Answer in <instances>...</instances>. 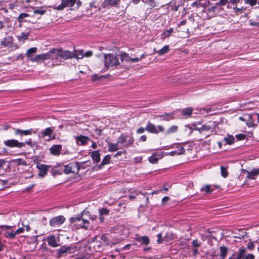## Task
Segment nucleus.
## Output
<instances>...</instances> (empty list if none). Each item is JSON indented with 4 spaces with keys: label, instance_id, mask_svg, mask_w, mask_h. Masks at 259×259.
Instances as JSON below:
<instances>
[{
    "label": "nucleus",
    "instance_id": "49530a36",
    "mask_svg": "<svg viewBox=\"0 0 259 259\" xmlns=\"http://www.w3.org/2000/svg\"><path fill=\"white\" fill-rule=\"evenodd\" d=\"M126 140V138L123 135H121L118 139L117 143L118 144H123L124 143Z\"/></svg>",
    "mask_w": 259,
    "mask_h": 259
},
{
    "label": "nucleus",
    "instance_id": "338daca9",
    "mask_svg": "<svg viewBox=\"0 0 259 259\" xmlns=\"http://www.w3.org/2000/svg\"><path fill=\"white\" fill-rule=\"evenodd\" d=\"M254 244L253 242H249L248 243V245H247V248L250 249V250H252L254 248Z\"/></svg>",
    "mask_w": 259,
    "mask_h": 259
},
{
    "label": "nucleus",
    "instance_id": "5fc2aeb1",
    "mask_svg": "<svg viewBox=\"0 0 259 259\" xmlns=\"http://www.w3.org/2000/svg\"><path fill=\"white\" fill-rule=\"evenodd\" d=\"M157 242L158 243H162L163 241V239L162 238V234L161 233H159L157 235Z\"/></svg>",
    "mask_w": 259,
    "mask_h": 259
},
{
    "label": "nucleus",
    "instance_id": "37998d69",
    "mask_svg": "<svg viewBox=\"0 0 259 259\" xmlns=\"http://www.w3.org/2000/svg\"><path fill=\"white\" fill-rule=\"evenodd\" d=\"M25 228L24 227H21L17 230L14 229L15 238H17V236L21 233H23L24 231Z\"/></svg>",
    "mask_w": 259,
    "mask_h": 259
},
{
    "label": "nucleus",
    "instance_id": "bb28decb",
    "mask_svg": "<svg viewBox=\"0 0 259 259\" xmlns=\"http://www.w3.org/2000/svg\"><path fill=\"white\" fill-rule=\"evenodd\" d=\"M220 250L221 252L220 256L222 259H224L227 255L228 248L226 246H221Z\"/></svg>",
    "mask_w": 259,
    "mask_h": 259
},
{
    "label": "nucleus",
    "instance_id": "f8f14e48",
    "mask_svg": "<svg viewBox=\"0 0 259 259\" xmlns=\"http://www.w3.org/2000/svg\"><path fill=\"white\" fill-rule=\"evenodd\" d=\"M163 152L155 153L149 157V161L152 164H155L157 163L159 159H161L163 157Z\"/></svg>",
    "mask_w": 259,
    "mask_h": 259
},
{
    "label": "nucleus",
    "instance_id": "1a4fd4ad",
    "mask_svg": "<svg viewBox=\"0 0 259 259\" xmlns=\"http://www.w3.org/2000/svg\"><path fill=\"white\" fill-rule=\"evenodd\" d=\"M36 167L39 170L38 176L40 177H44L47 175L49 168H51L52 166L38 163L36 165Z\"/></svg>",
    "mask_w": 259,
    "mask_h": 259
},
{
    "label": "nucleus",
    "instance_id": "bf43d9fd",
    "mask_svg": "<svg viewBox=\"0 0 259 259\" xmlns=\"http://www.w3.org/2000/svg\"><path fill=\"white\" fill-rule=\"evenodd\" d=\"M6 40H7V38H6V37H5L4 38V39L2 41H1V45H2L3 47H5L8 46L9 43L7 42Z\"/></svg>",
    "mask_w": 259,
    "mask_h": 259
},
{
    "label": "nucleus",
    "instance_id": "09e8293b",
    "mask_svg": "<svg viewBox=\"0 0 259 259\" xmlns=\"http://www.w3.org/2000/svg\"><path fill=\"white\" fill-rule=\"evenodd\" d=\"M29 15L27 13H21L18 17V20L19 22H21L24 18L27 17Z\"/></svg>",
    "mask_w": 259,
    "mask_h": 259
},
{
    "label": "nucleus",
    "instance_id": "423d86ee",
    "mask_svg": "<svg viewBox=\"0 0 259 259\" xmlns=\"http://www.w3.org/2000/svg\"><path fill=\"white\" fill-rule=\"evenodd\" d=\"M80 164L78 162L70 163L69 164L64 166V173L69 174L71 173L76 174L78 172V168L80 166Z\"/></svg>",
    "mask_w": 259,
    "mask_h": 259
},
{
    "label": "nucleus",
    "instance_id": "de8ad7c7",
    "mask_svg": "<svg viewBox=\"0 0 259 259\" xmlns=\"http://www.w3.org/2000/svg\"><path fill=\"white\" fill-rule=\"evenodd\" d=\"M221 170L222 176L224 178H226L228 176V171L226 168L225 167L222 166L221 167Z\"/></svg>",
    "mask_w": 259,
    "mask_h": 259
},
{
    "label": "nucleus",
    "instance_id": "f03ea898",
    "mask_svg": "<svg viewBox=\"0 0 259 259\" xmlns=\"http://www.w3.org/2000/svg\"><path fill=\"white\" fill-rule=\"evenodd\" d=\"M77 251L76 247L73 245H62L56 250V255L58 258L66 256L68 254H74Z\"/></svg>",
    "mask_w": 259,
    "mask_h": 259
},
{
    "label": "nucleus",
    "instance_id": "2eb2a0df",
    "mask_svg": "<svg viewBox=\"0 0 259 259\" xmlns=\"http://www.w3.org/2000/svg\"><path fill=\"white\" fill-rule=\"evenodd\" d=\"M51 172L53 176L61 175L64 172V165L61 164H57L52 167Z\"/></svg>",
    "mask_w": 259,
    "mask_h": 259
},
{
    "label": "nucleus",
    "instance_id": "f704fd0d",
    "mask_svg": "<svg viewBox=\"0 0 259 259\" xmlns=\"http://www.w3.org/2000/svg\"><path fill=\"white\" fill-rule=\"evenodd\" d=\"M108 148L109 151L114 152L118 150V143H109L108 144Z\"/></svg>",
    "mask_w": 259,
    "mask_h": 259
},
{
    "label": "nucleus",
    "instance_id": "864d4df0",
    "mask_svg": "<svg viewBox=\"0 0 259 259\" xmlns=\"http://www.w3.org/2000/svg\"><path fill=\"white\" fill-rule=\"evenodd\" d=\"M229 0H219V2L216 3L217 6H225Z\"/></svg>",
    "mask_w": 259,
    "mask_h": 259
},
{
    "label": "nucleus",
    "instance_id": "a211bd4d",
    "mask_svg": "<svg viewBox=\"0 0 259 259\" xmlns=\"http://www.w3.org/2000/svg\"><path fill=\"white\" fill-rule=\"evenodd\" d=\"M120 0H105L102 4V6L104 8L108 7H113L118 4Z\"/></svg>",
    "mask_w": 259,
    "mask_h": 259
},
{
    "label": "nucleus",
    "instance_id": "79ce46f5",
    "mask_svg": "<svg viewBox=\"0 0 259 259\" xmlns=\"http://www.w3.org/2000/svg\"><path fill=\"white\" fill-rule=\"evenodd\" d=\"M212 190H213L211 189L210 186L209 185H206L204 187L201 188V191H204L206 193H209L211 191H212Z\"/></svg>",
    "mask_w": 259,
    "mask_h": 259
},
{
    "label": "nucleus",
    "instance_id": "3c124183",
    "mask_svg": "<svg viewBox=\"0 0 259 259\" xmlns=\"http://www.w3.org/2000/svg\"><path fill=\"white\" fill-rule=\"evenodd\" d=\"M29 35V33L22 32V33H21L20 36H19V39L26 40L28 39V37Z\"/></svg>",
    "mask_w": 259,
    "mask_h": 259
},
{
    "label": "nucleus",
    "instance_id": "4d7b16f0",
    "mask_svg": "<svg viewBox=\"0 0 259 259\" xmlns=\"http://www.w3.org/2000/svg\"><path fill=\"white\" fill-rule=\"evenodd\" d=\"M246 3L253 6L256 4L257 1L256 0H246Z\"/></svg>",
    "mask_w": 259,
    "mask_h": 259
},
{
    "label": "nucleus",
    "instance_id": "473e14b6",
    "mask_svg": "<svg viewBox=\"0 0 259 259\" xmlns=\"http://www.w3.org/2000/svg\"><path fill=\"white\" fill-rule=\"evenodd\" d=\"M224 141L227 144L231 145L234 143L235 139L232 135H228L227 137L224 138Z\"/></svg>",
    "mask_w": 259,
    "mask_h": 259
},
{
    "label": "nucleus",
    "instance_id": "dca6fc26",
    "mask_svg": "<svg viewBox=\"0 0 259 259\" xmlns=\"http://www.w3.org/2000/svg\"><path fill=\"white\" fill-rule=\"evenodd\" d=\"M74 139L76 140L77 144L81 145H85L88 141L90 140V138L89 137L81 135L75 136Z\"/></svg>",
    "mask_w": 259,
    "mask_h": 259
},
{
    "label": "nucleus",
    "instance_id": "39448f33",
    "mask_svg": "<svg viewBox=\"0 0 259 259\" xmlns=\"http://www.w3.org/2000/svg\"><path fill=\"white\" fill-rule=\"evenodd\" d=\"M146 131L150 133L157 134L159 132H164V128L162 125L156 126L150 121H148L146 126Z\"/></svg>",
    "mask_w": 259,
    "mask_h": 259
},
{
    "label": "nucleus",
    "instance_id": "c85d7f7f",
    "mask_svg": "<svg viewBox=\"0 0 259 259\" xmlns=\"http://www.w3.org/2000/svg\"><path fill=\"white\" fill-rule=\"evenodd\" d=\"M54 129L51 127H48L45 130L44 132L41 133V135L44 137L49 136L51 137V135L54 132Z\"/></svg>",
    "mask_w": 259,
    "mask_h": 259
},
{
    "label": "nucleus",
    "instance_id": "c9c22d12",
    "mask_svg": "<svg viewBox=\"0 0 259 259\" xmlns=\"http://www.w3.org/2000/svg\"><path fill=\"white\" fill-rule=\"evenodd\" d=\"M248 119L247 120V121L246 122V125L249 127H254L255 126V124L253 122V115H249L248 117Z\"/></svg>",
    "mask_w": 259,
    "mask_h": 259
},
{
    "label": "nucleus",
    "instance_id": "c03bdc74",
    "mask_svg": "<svg viewBox=\"0 0 259 259\" xmlns=\"http://www.w3.org/2000/svg\"><path fill=\"white\" fill-rule=\"evenodd\" d=\"M99 215H108L109 214V210L107 208H102L99 209Z\"/></svg>",
    "mask_w": 259,
    "mask_h": 259
},
{
    "label": "nucleus",
    "instance_id": "f257e3e1",
    "mask_svg": "<svg viewBox=\"0 0 259 259\" xmlns=\"http://www.w3.org/2000/svg\"><path fill=\"white\" fill-rule=\"evenodd\" d=\"M88 212L83 210L80 214L71 218L69 220L71 227L74 229L80 228H84L85 230L91 229L89 221L84 218V215Z\"/></svg>",
    "mask_w": 259,
    "mask_h": 259
},
{
    "label": "nucleus",
    "instance_id": "b1692460",
    "mask_svg": "<svg viewBox=\"0 0 259 259\" xmlns=\"http://www.w3.org/2000/svg\"><path fill=\"white\" fill-rule=\"evenodd\" d=\"M175 238V234L170 231L167 232L163 237V240L166 242L170 241Z\"/></svg>",
    "mask_w": 259,
    "mask_h": 259
},
{
    "label": "nucleus",
    "instance_id": "7c9ffc66",
    "mask_svg": "<svg viewBox=\"0 0 259 259\" xmlns=\"http://www.w3.org/2000/svg\"><path fill=\"white\" fill-rule=\"evenodd\" d=\"M162 117L163 120L169 121L174 119L173 113H165L164 114L160 115L159 116Z\"/></svg>",
    "mask_w": 259,
    "mask_h": 259
},
{
    "label": "nucleus",
    "instance_id": "a878e982",
    "mask_svg": "<svg viewBox=\"0 0 259 259\" xmlns=\"http://www.w3.org/2000/svg\"><path fill=\"white\" fill-rule=\"evenodd\" d=\"M91 157L96 163L99 162L100 160V155L99 152L97 151L92 152L91 153Z\"/></svg>",
    "mask_w": 259,
    "mask_h": 259
},
{
    "label": "nucleus",
    "instance_id": "6ab92c4d",
    "mask_svg": "<svg viewBox=\"0 0 259 259\" xmlns=\"http://www.w3.org/2000/svg\"><path fill=\"white\" fill-rule=\"evenodd\" d=\"M135 240L138 242H140L141 244L144 245H147L150 242L148 236H137L135 238Z\"/></svg>",
    "mask_w": 259,
    "mask_h": 259
},
{
    "label": "nucleus",
    "instance_id": "2f4dec72",
    "mask_svg": "<svg viewBox=\"0 0 259 259\" xmlns=\"http://www.w3.org/2000/svg\"><path fill=\"white\" fill-rule=\"evenodd\" d=\"M193 109L191 108H187L182 110V114L184 116H190L192 114Z\"/></svg>",
    "mask_w": 259,
    "mask_h": 259
},
{
    "label": "nucleus",
    "instance_id": "58836bf2",
    "mask_svg": "<svg viewBox=\"0 0 259 259\" xmlns=\"http://www.w3.org/2000/svg\"><path fill=\"white\" fill-rule=\"evenodd\" d=\"M50 52H54V53H52L51 55V57H52L51 59L54 60L58 58V57H59V49L53 48L51 50H50Z\"/></svg>",
    "mask_w": 259,
    "mask_h": 259
},
{
    "label": "nucleus",
    "instance_id": "412c9836",
    "mask_svg": "<svg viewBox=\"0 0 259 259\" xmlns=\"http://www.w3.org/2000/svg\"><path fill=\"white\" fill-rule=\"evenodd\" d=\"M247 178L251 180H255L257 176L259 175V168H254L250 171H246Z\"/></svg>",
    "mask_w": 259,
    "mask_h": 259
},
{
    "label": "nucleus",
    "instance_id": "603ef678",
    "mask_svg": "<svg viewBox=\"0 0 259 259\" xmlns=\"http://www.w3.org/2000/svg\"><path fill=\"white\" fill-rule=\"evenodd\" d=\"M46 12V10L41 9H35L34 10L33 13L35 14H40L41 15L44 14Z\"/></svg>",
    "mask_w": 259,
    "mask_h": 259
},
{
    "label": "nucleus",
    "instance_id": "72a5a7b5",
    "mask_svg": "<svg viewBox=\"0 0 259 259\" xmlns=\"http://www.w3.org/2000/svg\"><path fill=\"white\" fill-rule=\"evenodd\" d=\"M41 60H43V61L44 60V57L43 54L37 55L36 56H35L34 57H33V58L30 59V61H31L32 62H38Z\"/></svg>",
    "mask_w": 259,
    "mask_h": 259
},
{
    "label": "nucleus",
    "instance_id": "9b49d317",
    "mask_svg": "<svg viewBox=\"0 0 259 259\" xmlns=\"http://www.w3.org/2000/svg\"><path fill=\"white\" fill-rule=\"evenodd\" d=\"M47 241L49 246L57 247L59 246V240L57 239L55 235H52L47 237Z\"/></svg>",
    "mask_w": 259,
    "mask_h": 259
},
{
    "label": "nucleus",
    "instance_id": "4be33fe9",
    "mask_svg": "<svg viewBox=\"0 0 259 259\" xmlns=\"http://www.w3.org/2000/svg\"><path fill=\"white\" fill-rule=\"evenodd\" d=\"M120 60L122 63H128L130 62L131 57L126 53H121L120 55Z\"/></svg>",
    "mask_w": 259,
    "mask_h": 259
},
{
    "label": "nucleus",
    "instance_id": "9d476101",
    "mask_svg": "<svg viewBox=\"0 0 259 259\" xmlns=\"http://www.w3.org/2000/svg\"><path fill=\"white\" fill-rule=\"evenodd\" d=\"M246 254V249L244 248H241L238 251L234 252L229 259H242Z\"/></svg>",
    "mask_w": 259,
    "mask_h": 259
},
{
    "label": "nucleus",
    "instance_id": "4468645a",
    "mask_svg": "<svg viewBox=\"0 0 259 259\" xmlns=\"http://www.w3.org/2000/svg\"><path fill=\"white\" fill-rule=\"evenodd\" d=\"M59 57L67 60L69 58L74 57V53L69 51H63L61 49L59 50Z\"/></svg>",
    "mask_w": 259,
    "mask_h": 259
},
{
    "label": "nucleus",
    "instance_id": "ddd939ff",
    "mask_svg": "<svg viewBox=\"0 0 259 259\" xmlns=\"http://www.w3.org/2000/svg\"><path fill=\"white\" fill-rule=\"evenodd\" d=\"M33 132L32 128L26 130H22L19 128L14 129V134L15 136L22 137L24 136L31 135Z\"/></svg>",
    "mask_w": 259,
    "mask_h": 259
},
{
    "label": "nucleus",
    "instance_id": "aec40b11",
    "mask_svg": "<svg viewBox=\"0 0 259 259\" xmlns=\"http://www.w3.org/2000/svg\"><path fill=\"white\" fill-rule=\"evenodd\" d=\"M64 3L65 6L67 7H72L75 3L77 5V8H79L82 5V3L80 0H65Z\"/></svg>",
    "mask_w": 259,
    "mask_h": 259
},
{
    "label": "nucleus",
    "instance_id": "7ed1b4c3",
    "mask_svg": "<svg viewBox=\"0 0 259 259\" xmlns=\"http://www.w3.org/2000/svg\"><path fill=\"white\" fill-rule=\"evenodd\" d=\"M0 235L8 239H15V231L14 226L0 225Z\"/></svg>",
    "mask_w": 259,
    "mask_h": 259
},
{
    "label": "nucleus",
    "instance_id": "4c0bfd02",
    "mask_svg": "<svg viewBox=\"0 0 259 259\" xmlns=\"http://www.w3.org/2000/svg\"><path fill=\"white\" fill-rule=\"evenodd\" d=\"M94 244V247L96 250H99L101 248V242L100 241H96L95 238L92 241L91 244Z\"/></svg>",
    "mask_w": 259,
    "mask_h": 259
},
{
    "label": "nucleus",
    "instance_id": "69168bd1",
    "mask_svg": "<svg viewBox=\"0 0 259 259\" xmlns=\"http://www.w3.org/2000/svg\"><path fill=\"white\" fill-rule=\"evenodd\" d=\"M17 161L18 162V164L20 165H26L25 161L22 159H18Z\"/></svg>",
    "mask_w": 259,
    "mask_h": 259
},
{
    "label": "nucleus",
    "instance_id": "20e7f679",
    "mask_svg": "<svg viewBox=\"0 0 259 259\" xmlns=\"http://www.w3.org/2000/svg\"><path fill=\"white\" fill-rule=\"evenodd\" d=\"M104 58V66L106 68L116 66L120 64L117 56L112 54H103Z\"/></svg>",
    "mask_w": 259,
    "mask_h": 259
},
{
    "label": "nucleus",
    "instance_id": "393cba45",
    "mask_svg": "<svg viewBox=\"0 0 259 259\" xmlns=\"http://www.w3.org/2000/svg\"><path fill=\"white\" fill-rule=\"evenodd\" d=\"M37 50V48L36 47H33L29 49L26 52V56L30 60L31 58H33L32 57V55L35 53Z\"/></svg>",
    "mask_w": 259,
    "mask_h": 259
},
{
    "label": "nucleus",
    "instance_id": "6e6d98bb",
    "mask_svg": "<svg viewBox=\"0 0 259 259\" xmlns=\"http://www.w3.org/2000/svg\"><path fill=\"white\" fill-rule=\"evenodd\" d=\"M192 7L199 8L202 7V4L197 2H194L191 4Z\"/></svg>",
    "mask_w": 259,
    "mask_h": 259
},
{
    "label": "nucleus",
    "instance_id": "f3484780",
    "mask_svg": "<svg viewBox=\"0 0 259 259\" xmlns=\"http://www.w3.org/2000/svg\"><path fill=\"white\" fill-rule=\"evenodd\" d=\"M62 146L61 145H53L50 148V153L54 156H59L60 154Z\"/></svg>",
    "mask_w": 259,
    "mask_h": 259
},
{
    "label": "nucleus",
    "instance_id": "680f3d73",
    "mask_svg": "<svg viewBox=\"0 0 259 259\" xmlns=\"http://www.w3.org/2000/svg\"><path fill=\"white\" fill-rule=\"evenodd\" d=\"M245 136L243 134H238L236 135V138L238 140H241L245 139Z\"/></svg>",
    "mask_w": 259,
    "mask_h": 259
},
{
    "label": "nucleus",
    "instance_id": "8fccbe9b",
    "mask_svg": "<svg viewBox=\"0 0 259 259\" xmlns=\"http://www.w3.org/2000/svg\"><path fill=\"white\" fill-rule=\"evenodd\" d=\"M54 52H50V51L46 54H44V60H48V59H51L52 57H51V55L52 53H54Z\"/></svg>",
    "mask_w": 259,
    "mask_h": 259
},
{
    "label": "nucleus",
    "instance_id": "a19ab883",
    "mask_svg": "<svg viewBox=\"0 0 259 259\" xmlns=\"http://www.w3.org/2000/svg\"><path fill=\"white\" fill-rule=\"evenodd\" d=\"M174 29L172 28H169L168 30H166L162 33V35L164 38L168 37L170 34L173 32Z\"/></svg>",
    "mask_w": 259,
    "mask_h": 259
},
{
    "label": "nucleus",
    "instance_id": "e2e57ef3",
    "mask_svg": "<svg viewBox=\"0 0 259 259\" xmlns=\"http://www.w3.org/2000/svg\"><path fill=\"white\" fill-rule=\"evenodd\" d=\"M169 200V197L168 196L164 197L162 199V204H165Z\"/></svg>",
    "mask_w": 259,
    "mask_h": 259
},
{
    "label": "nucleus",
    "instance_id": "0eeeda50",
    "mask_svg": "<svg viewBox=\"0 0 259 259\" xmlns=\"http://www.w3.org/2000/svg\"><path fill=\"white\" fill-rule=\"evenodd\" d=\"M4 144L7 147L13 148H22L25 147V143L24 142H20L15 139L7 140L4 141Z\"/></svg>",
    "mask_w": 259,
    "mask_h": 259
},
{
    "label": "nucleus",
    "instance_id": "13d9d810",
    "mask_svg": "<svg viewBox=\"0 0 259 259\" xmlns=\"http://www.w3.org/2000/svg\"><path fill=\"white\" fill-rule=\"evenodd\" d=\"M210 129H211V127L209 126H207L206 125H202L201 127V128H200V130L201 131H209V130H210Z\"/></svg>",
    "mask_w": 259,
    "mask_h": 259
},
{
    "label": "nucleus",
    "instance_id": "0e129e2a",
    "mask_svg": "<svg viewBox=\"0 0 259 259\" xmlns=\"http://www.w3.org/2000/svg\"><path fill=\"white\" fill-rule=\"evenodd\" d=\"M93 55V52L91 51H88L83 54L84 56L86 57H90Z\"/></svg>",
    "mask_w": 259,
    "mask_h": 259
},
{
    "label": "nucleus",
    "instance_id": "6e6552de",
    "mask_svg": "<svg viewBox=\"0 0 259 259\" xmlns=\"http://www.w3.org/2000/svg\"><path fill=\"white\" fill-rule=\"evenodd\" d=\"M65 221V218L63 215H59L54 217L50 220V225L52 227H60Z\"/></svg>",
    "mask_w": 259,
    "mask_h": 259
},
{
    "label": "nucleus",
    "instance_id": "ea45409f",
    "mask_svg": "<svg viewBox=\"0 0 259 259\" xmlns=\"http://www.w3.org/2000/svg\"><path fill=\"white\" fill-rule=\"evenodd\" d=\"M178 127L176 125H172L169 128L167 131L165 132V135H168L172 133H174L178 131Z\"/></svg>",
    "mask_w": 259,
    "mask_h": 259
},
{
    "label": "nucleus",
    "instance_id": "a18cd8bd",
    "mask_svg": "<svg viewBox=\"0 0 259 259\" xmlns=\"http://www.w3.org/2000/svg\"><path fill=\"white\" fill-rule=\"evenodd\" d=\"M201 242L198 241L197 239L194 240L192 242V246L194 248H197L200 246Z\"/></svg>",
    "mask_w": 259,
    "mask_h": 259
},
{
    "label": "nucleus",
    "instance_id": "c756f323",
    "mask_svg": "<svg viewBox=\"0 0 259 259\" xmlns=\"http://www.w3.org/2000/svg\"><path fill=\"white\" fill-rule=\"evenodd\" d=\"M110 159H111V157L109 154L106 155L104 157V158H103V159L102 160L101 164L99 165V167L101 168V166H102L104 165L109 164L110 162Z\"/></svg>",
    "mask_w": 259,
    "mask_h": 259
},
{
    "label": "nucleus",
    "instance_id": "5701e85b",
    "mask_svg": "<svg viewBox=\"0 0 259 259\" xmlns=\"http://www.w3.org/2000/svg\"><path fill=\"white\" fill-rule=\"evenodd\" d=\"M154 51L156 52L159 56H161L169 52V46L165 45L161 49L159 50L156 51V49H155Z\"/></svg>",
    "mask_w": 259,
    "mask_h": 259
},
{
    "label": "nucleus",
    "instance_id": "774afa93",
    "mask_svg": "<svg viewBox=\"0 0 259 259\" xmlns=\"http://www.w3.org/2000/svg\"><path fill=\"white\" fill-rule=\"evenodd\" d=\"M249 24L251 26H258V25H259V22H256L251 20H249Z\"/></svg>",
    "mask_w": 259,
    "mask_h": 259
},
{
    "label": "nucleus",
    "instance_id": "cd10ccee",
    "mask_svg": "<svg viewBox=\"0 0 259 259\" xmlns=\"http://www.w3.org/2000/svg\"><path fill=\"white\" fill-rule=\"evenodd\" d=\"M184 151V148H181L180 149H179L177 150L172 151L170 152H167L165 153V155H170V156H174L176 154L180 155V154H183Z\"/></svg>",
    "mask_w": 259,
    "mask_h": 259
},
{
    "label": "nucleus",
    "instance_id": "e433bc0d",
    "mask_svg": "<svg viewBox=\"0 0 259 259\" xmlns=\"http://www.w3.org/2000/svg\"><path fill=\"white\" fill-rule=\"evenodd\" d=\"M83 54V50H77L75 51L74 57L77 59H82L84 57Z\"/></svg>",
    "mask_w": 259,
    "mask_h": 259
},
{
    "label": "nucleus",
    "instance_id": "052dcab7",
    "mask_svg": "<svg viewBox=\"0 0 259 259\" xmlns=\"http://www.w3.org/2000/svg\"><path fill=\"white\" fill-rule=\"evenodd\" d=\"M146 131V127L144 128L143 127H141L137 130L136 132L137 134H142L144 133V132Z\"/></svg>",
    "mask_w": 259,
    "mask_h": 259
}]
</instances>
